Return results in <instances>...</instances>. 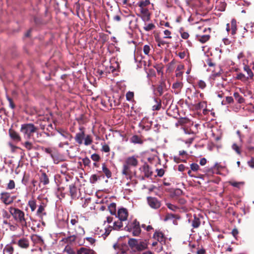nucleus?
I'll return each mask as SVG.
<instances>
[{"label":"nucleus","mask_w":254,"mask_h":254,"mask_svg":"<svg viewBox=\"0 0 254 254\" xmlns=\"http://www.w3.org/2000/svg\"><path fill=\"white\" fill-rule=\"evenodd\" d=\"M196 36L197 40L201 43H205L206 42L208 41L210 38L209 34L200 35L198 34Z\"/></svg>","instance_id":"nucleus-16"},{"label":"nucleus","mask_w":254,"mask_h":254,"mask_svg":"<svg viewBox=\"0 0 254 254\" xmlns=\"http://www.w3.org/2000/svg\"><path fill=\"white\" fill-rule=\"evenodd\" d=\"M23 145L28 150H30L33 148L32 143L29 141L25 142Z\"/></svg>","instance_id":"nucleus-43"},{"label":"nucleus","mask_w":254,"mask_h":254,"mask_svg":"<svg viewBox=\"0 0 254 254\" xmlns=\"http://www.w3.org/2000/svg\"><path fill=\"white\" fill-rule=\"evenodd\" d=\"M14 248L11 245H6L3 250V254H13Z\"/></svg>","instance_id":"nucleus-21"},{"label":"nucleus","mask_w":254,"mask_h":254,"mask_svg":"<svg viewBox=\"0 0 254 254\" xmlns=\"http://www.w3.org/2000/svg\"><path fill=\"white\" fill-rule=\"evenodd\" d=\"M166 205L168 208H169L170 209H171L173 211H175L176 209L177 208L176 206H175L174 205H173L172 204L169 203H167Z\"/></svg>","instance_id":"nucleus-55"},{"label":"nucleus","mask_w":254,"mask_h":254,"mask_svg":"<svg viewBox=\"0 0 254 254\" xmlns=\"http://www.w3.org/2000/svg\"><path fill=\"white\" fill-rule=\"evenodd\" d=\"M247 63L248 61L247 60H243V64L244 65V70L247 73L248 76L247 77V78L252 79L254 74L250 67L247 65Z\"/></svg>","instance_id":"nucleus-13"},{"label":"nucleus","mask_w":254,"mask_h":254,"mask_svg":"<svg viewBox=\"0 0 254 254\" xmlns=\"http://www.w3.org/2000/svg\"><path fill=\"white\" fill-rule=\"evenodd\" d=\"M57 130L59 133L57 136H72L68 131L63 128H59Z\"/></svg>","instance_id":"nucleus-28"},{"label":"nucleus","mask_w":254,"mask_h":254,"mask_svg":"<svg viewBox=\"0 0 254 254\" xmlns=\"http://www.w3.org/2000/svg\"><path fill=\"white\" fill-rule=\"evenodd\" d=\"M223 42H224V43L226 45H230V44L231 43V41H230V40H229V39H227V38H224V39H223Z\"/></svg>","instance_id":"nucleus-64"},{"label":"nucleus","mask_w":254,"mask_h":254,"mask_svg":"<svg viewBox=\"0 0 254 254\" xmlns=\"http://www.w3.org/2000/svg\"><path fill=\"white\" fill-rule=\"evenodd\" d=\"M123 221L119 220L117 221H115L114 223V225L113 226V229L114 230H119L121 228L123 227Z\"/></svg>","instance_id":"nucleus-34"},{"label":"nucleus","mask_w":254,"mask_h":254,"mask_svg":"<svg viewBox=\"0 0 254 254\" xmlns=\"http://www.w3.org/2000/svg\"><path fill=\"white\" fill-rule=\"evenodd\" d=\"M85 137V133L83 128H80V132L77 133L75 136L74 139L76 142L79 144L83 143V139Z\"/></svg>","instance_id":"nucleus-10"},{"label":"nucleus","mask_w":254,"mask_h":254,"mask_svg":"<svg viewBox=\"0 0 254 254\" xmlns=\"http://www.w3.org/2000/svg\"><path fill=\"white\" fill-rule=\"evenodd\" d=\"M128 216V212L126 209L121 208L119 209L118 211V217L120 220L125 221L127 219Z\"/></svg>","instance_id":"nucleus-11"},{"label":"nucleus","mask_w":254,"mask_h":254,"mask_svg":"<svg viewBox=\"0 0 254 254\" xmlns=\"http://www.w3.org/2000/svg\"><path fill=\"white\" fill-rule=\"evenodd\" d=\"M72 138V136H56L55 140L60 148H63L64 146L69 144V142Z\"/></svg>","instance_id":"nucleus-5"},{"label":"nucleus","mask_w":254,"mask_h":254,"mask_svg":"<svg viewBox=\"0 0 254 254\" xmlns=\"http://www.w3.org/2000/svg\"><path fill=\"white\" fill-rule=\"evenodd\" d=\"M1 200L6 205L12 203L13 199L10 197V194L6 192L1 193Z\"/></svg>","instance_id":"nucleus-9"},{"label":"nucleus","mask_w":254,"mask_h":254,"mask_svg":"<svg viewBox=\"0 0 254 254\" xmlns=\"http://www.w3.org/2000/svg\"><path fill=\"white\" fill-rule=\"evenodd\" d=\"M226 102L228 104H230L233 102V98L232 97L227 96L226 97Z\"/></svg>","instance_id":"nucleus-60"},{"label":"nucleus","mask_w":254,"mask_h":254,"mask_svg":"<svg viewBox=\"0 0 254 254\" xmlns=\"http://www.w3.org/2000/svg\"><path fill=\"white\" fill-rule=\"evenodd\" d=\"M185 166L183 164H180L178 166V170L180 172H183L185 170Z\"/></svg>","instance_id":"nucleus-61"},{"label":"nucleus","mask_w":254,"mask_h":254,"mask_svg":"<svg viewBox=\"0 0 254 254\" xmlns=\"http://www.w3.org/2000/svg\"><path fill=\"white\" fill-rule=\"evenodd\" d=\"M84 144L86 146L90 145L92 143V138L91 135H87L84 137Z\"/></svg>","instance_id":"nucleus-36"},{"label":"nucleus","mask_w":254,"mask_h":254,"mask_svg":"<svg viewBox=\"0 0 254 254\" xmlns=\"http://www.w3.org/2000/svg\"><path fill=\"white\" fill-rule=\"evenodd\" d=\"M235 99L239 103H242L244 102V99L237 92L234 94Z\"/></svg>","instance_id":"nucleus-38"},{"label":"nucleus","mask_w":254,"mask_h":254,"mask_svg":"<svg viewBox=\"0 0 254 254\" xmlns=\"http://www.w3.org/2000/svg\"><path fill=\"white\" fill-rule=\"evenodd\" d=\"M70 236L66 238V241L70 243L73 242L76 240V239L82 235H76L74 234H69Z\"/></svg>","instance_id":"nucleus-35"},{"label":"nucleus","mask_w":254,"mask_h":254,"mask_svg":"<svg viewBox=\"0 0 254 254\" xmlns=\"http://www.w3.org/2000/svg\"><path fill=\"white\" fill-rule=\"evenodd\" d=\"M82 162L84 165L89 166L90 164V160L88 158L85 157L82 159Z\"/></svg>","instance_id":"nucleus-50"},{"label":"nucleus","mask_w":254,"mask_h":254,"mask_svg":"<svg viewBox=\"0 0 254 254\" xmlns=\"http://www.w3.org/2000/svg\"><path fill=\"white\" fill-rule=\"evenodd\" d=\"M138 241L136 239L130 238L128 240V244L132 249H136L138 244Z\"/></svg>","instance_id":"nucleus-24"},{"label":"nucleus","mask_w":254,"mask_h":254,"mask_svg":"<svg viewBox=\"0 0 254 254\" xmlns=\"http://www.w3.org/2000/svg\"><path fill=\"white\" fill-rule=\"evenodd\" d=\"M201 29H202L203 33L206 32L207 30L209 32L211 30V29L210 28H208V29H207L206 27H203V26H198L197 27V32L198 33L199 32V30H201Z\"/></svg>","instance_id":"nucleus-49"},{"label":"nucleus","mask_w":254,"mask_h":254,"mask_svg":"<svg viewBox=\"0 0 254 254\" xmlns=\"http://www.w3.org/2000/svg\"><path fill=\"white\" fill-rule=\"evenodd\" d=\"M156 41L158 43V46L160 47L161 45H164L166 44V42L161 40L159 38H156Z\"/></svg>","instance_id":"nucleus-57"},{"label":"nucleus","mask_w":254,"mask_h":254,"mask_svg":"<svg viewBox=\"0 0 254 254\" xmlns=\"http://www.w3.org/2000/svg\"><path fill=\"white\" fill-rule=\"evenodd\" d=\"M150 3L149 0H141L138 2V5L140 8H144Z\"/></svg>","instance_id":"nucleus-37"},{"label":"nucleus","mask_w":254,"mask_h":254,"mask_svg":"<svg viewBox=\"0 0 254 254\" xmlns=\"http://www.w3.org/2000/svg\"><path fill=\"white\" fill-rule=\"evenodd\" d=\"M157 175L159 177H162L163 176V175L164 174V171L163 169H157Z\"/></svg>","instance_id":"nucleus-59"},{"label":"nucleus","mask_w":254,"mask_h":254,"mask_svg":"<svg viewBox=\"0 0 254 254\" xmlns=\"http://www.w3.org/2000/svg\"><path fill=\"white\" fill-rule=\"evenodd\" d=\"M102 150L105 152H109L110 150L109 145L107 144H104L102 146Z\"/></svg>","instance_id":"nucleus-52"},{"label":"nucleus","mask_w":254,"mask_h":254,"mask_svg":"<svg viewBox=\"0 0 254 254\" xmlns=\"http://www.w3.org/2000/svg\"><path fill=\"white\" fill-rule=\"evenodd\" d=\"M131 141L133 143H138L142 144L143 143L142 140L141 138L137 135H133L131 138Z\"/></svg>","instance_id":"nucleus-32"},{"label":"nucleus","mask_w":254,"mask_h":254,"mask_svg":"<svg viewBox=\"0 0 254 254\" xmlns=\"http://www.w3.org/2000/svg\"><path fill=\"white\" fill-rule=\"evenodd\" d=\"M153 238L160 243V248L157 252H160L163 251V245L166 243V239L164 234L161 232L156 231L153 235Z\"/></svg>","instance_id":"nucleus-6"},{"label":"nucleus","mask_w":254,"mask_h":254,"mask_svg":"<svg viewBox=\"0 0 254 254\" xmlns=\"http://www.w3.org/2000/svg\"><path fill=\"white\" fill-rule=\"evenodd\" d=\"M150 49L149 46L146 45L143 47V52L145 55H148Z\"/></svg>","instance_id":"nucleus-53"},{"label":"nucleus","mask_w":254,"mask_h":254,"mask_svg":"<svg viewBox=\"0 0 254 254\" xmlns=\"http://www.w3.org/2000/svg\"><path fill=\"white\" fill-rule=\"evenodd\" d=\"M131 230L134 236H138L141 233V229L139 222L134 220L131 224Z\"/></svg>","instance_id":"nucleus-7"},{"label":"nucleus","mask_w":254,"mask_h":254,"mask_svg":"<svg viewBox=\"0 0 254 254\" xmlns=\"http://www.w3.org/2000/svg\"><path fill=\"white\" fill-rule=\"evenodd\" d=\"M198 85L199 87L201 89L204 88L206 86L205 83L202 80H200L198 81Z\"/></svg>","instance_id":"nucleus-58"},{"label":"nucleus","mask_w":254,"mask_h":254,"mask_svg":"<svg viewBox=\"0 0 254 254\" xmlns=\"http://www.w3.org/2000/svg\"><path fill=\"white\" fill-rule=\"evenodd\" d=\"M40 181L44 185H47L49 183V178L45 173H43L40 178Z\"/></svg>","instance_id":"nucleus-23"},{"label":"nucleus","mask_w":254,"mask_h":254,"mask_svg":"<svg viewBox=\"0 0 254 254\" xmlns=\"http://www.w3.org/2000/svg\"><path fill=\"white\" fill-rule=\"evenodd\" d=\"M102 171L108 178H110L112 176L111 171L106 167L105 164H102Z\"/></svg>","instance_id":"nucleus-27"},{"label":"nucleus","mask_w":254,"mask_h":254,"mask_svg":"<svg viewBox=\"0 0 254 254\" xmlns=\"http://www.w3.org/2000/svg\"><path fill=\"white\" fill-rule=\"evenodd\" d=\"M36 127L32 124H25L21 125L20 131L23 133L25 137L30 139L31 135L37 130Z\"/></svg>","instance_id":"nucleus-4"},{"label":"nucleus","mask_w":254,"mask_h":254,"mask_svg":"<svg viewBox=\"0 0 254 254\" xmlns=\"http://www.w3.org/2000/svg\"><path fill=\"white\" fill-rule=\"evenodd\" d=\"M231 34L234 35L236 33L237 31V22L235 19H232L231 22Z\"/></svg>","instance_id":"nucleus-25"},{"label":"nucleus","mask_w":254,"mask_h":254,"mask_svg":"<svg viewBox=\"0 0 254 254\" xmlns=\"http://www.w3.org/2000/svg\"><path fill=\"white\" fill-rule=\"evenodd\" d=\"M134 97V93L133 92L128 91L126 94V98L127 101H131Z\"/></svg>","instance_id":"nucleus-42"},{"label":"nucleus","mask_w":254,"mask_h":254,"mask_svg":"<svg viewBox=\"0 0 254 254\" xmlns=\"http://www.w3.org/2000/svg\"><path fill=\"white\" fill-rule=\"evenodd\" d=\"M70 193L72 196H74L76 193V189L73 186H69Z\"/></svg>","instance_id":"nucleus-47"},{"label":"nucleus","mask_w":254,"mask_h":254,"mask_svg":"<svg viewBox=\"0 0 254 254\" xmlns=\"http://www.w3.org/2000/svg\"><path fill=\"white\" fill-rule=\"evenodd\" d=\"M249 166L253 168H254V158L252 157L250 161L248 162Z\"/></svg>","instance_id":"nucleus-56"},{"label":"nucleus","mask_w":254,"mask_h":254,"mask_svg":"<svg viewBox=\"0 0 254 254\" xmlns=\"http://www.w3.org/2000/svg\"><path fill=\"white\" fill-rule=\"evenodd\" d=\"M200 224V221L199 219L196 217L195 216L194 217V219L192 221V226L194 228H198Z\"/></svg>","instance_id":"nucleus-30"},{"label":"nucleus","mask_w":254,"mask_h":254,"mask_svg":"<svg viewBox=\"0 0 254 254\" xmlns=\"http://www.w3.org/2000/svg\"><path fill=\"white\" fill-rule=\"evenodd\" d=\"M28 206L31 208V211L34 212L37 207L36 200L34 199H31L29 200L28 203Z\"/></svg>","instance_id":"nucleus-26"},{"label":"nucleus","mask_w":254,"mask_h":254,"mask_svg":"<svg viewBox=\"0 0 254 254\" xmlns=\"http://www.w3.org/2000/svg\"><path fill=\"white\" fill-rule=\"evenodd\" d=\"M143 172H144V176L146 177H149L152 174V172L151 170L150 167L147 164H144L142 166Z\"/></svg>","instance_id":"nucleus-18"},{"label":"nucleus","mask_w":254,"mask_h":254,"mask_svg":"<svg viewBox=\"0 0 254 254\" xmlns=\"http://www.w3.org/2000/svg\"><path fill=\"white\" fill-rule=\"evenodd\" d=\"M147 248V243L146 240L138 242L136 250L140 251L146 249Z\"/></svg>","instance_id":"nucleus-19"},{"label":"nucleus","mask_w":254,"mask_h":254,"mask_svg":"<svg viewBox=\"0 0 254 254\" xmlns=\"http://www.w3.org/2000/svg\"><path fill=\"white\" fill-rule=\"evenodd\" d=\"M141 12L142 14H143V16H142V19L144 21H147L150 18V15L149 14L148 11L146 8H141Z\"/></svg>","instance_id":"nucleus-22"},{"label":"nucleus","mask_w":254,"mask_h":254,"mask_svg":"<svg viewBox=\"0 0 254 254\" xmlns=\"http://www.w3.org/2000/svg\"><path fill=\"white\" fill-rule=\"evenodd\" d=\"M17 244L22 249H27L29 247V241L26 238H22L18 241Z\"/></svg>","instance_id":"nucleus-14"},{"label":"nucleus","mask_w":254,"mask_h":254,"mask_svg":"<svg viewBox=\"0 0 254 254\" xmlns=\"http://www.w3.org/2000/svg\"><path fill=\"white\" fill-rule=\"evenodd\" d=\"M190 168L192 171H196L199 169V166L198 164L196 163H192L190 165Z\"/></svg>","instance_id":"nucleus-45"},{"label":"nucleus","mask_w":254,"mask_h":254,"mask_svg":"<svg viewBox=\"0 0 254 254\" xmlns=\"http://www.w3.org/2000/svg\"><path fill=\"white\" fill-rule=\"evenodd\" d=\"M199 163L202 166L205 165L206 163V159L205 158H201L200 160Z\"/></svg>","instance_id":"nucleus-62"},{"label":"nucleus","mask_w":254,"mask_h":254,"mask_svg":"<svg viewBox=\"0 0 254 254\" xmlns=\"http://www.w3.org/2000/svg\"><path fill=\"white\" fill-rule=\"evenodd\" d=\"M180 33L181 34V37L184 39H187L189 37V34L185 32L183 28L180 30Z\"/></svg>","instance_id":"nucleus-39"},{"label":"nucleus","mask_w":254,"mask_h":254,"mask_svg":"<svg viewBox=\"0 0 254 254\" xmlns=\"http://www.w3.org/2000/svg\"><path fill=\"white\" fill-rule=\"evenodd\" d=\"M9 146L11 148V151L12 152H15L16 149H17V148H18V147L16 146H14L13 145H12V144L10 143L9 144Z\"/></svg>","instance_id":"nucleus-63"},{"label":"nucleus","mask_w":254,"mask_h":254,"mask_svg":"<svg viewBox=\"0 0 254 254\" xmlns=\"http://www.w3.org/2000/svg\"><path fill=\"white\" fill-rule=\"evenodd\" d=\"M108 209L112 215L116 214V204L115 203H112L108 206Z\"/></svg>","instance_id":"nucleus-29"},{"label":"nucleus","mask_w":254,"mask_h":254,"mask_svg":"<svg viewBox=\"0 0 254 254\" xmlns=\"http://www.w3.org/2000/svg\"><path fill=\"white\" fill-rule=\"evenodd\" d=\"M91 158L94 161H98L100 159L99 155L96 153L92 154Z\"/></svg>","instance_id":"nucleus-48"},{"label":"nucleus","mask_w":254,"mask_h":254,"mask_svg":"<svg viewBox=\"0 0 254 254\" xmlns=\"http://www.w3.org/2000/svg\"><path fill=\"white\" fill-rule=\"evenodd\" d=\"M183 87V83L182 82L179 81L175 82L172 85V88L174 90V92L176 94H178L181 92Z\"/></svg>","instance_id":"nucleus-15"},{"label":"nucleus","mask_w":254,"mask_h":254,"mask_svg":"<svg viewBox=\"0 0 254 254\" xmlns=\"http://www.w3.org/2000/svg\"><path fill=\"white\" fill-rule=\"evenodd\" d=\"M147 201L149 206L154 209H157L161 206L160 202L155 197H148Z\"/></svg>","instance_id":"nucleus-8"},{"label":"nucleus","mask_w":254,"mask_h":254,"mask_svg":"<svg viewBox=\"0 0 254 254\" xmlns=\"http://www.w3.org/2000/svg\"><path fill=\"white\" fill-rule=\"evenodd\" d=\"M155 28V26L153 23L145 24L143 26V29L146 31H149Z\"/></svg>","instance_id":"nucleus-33"},{"label":"nucleus","mask_w":254,"mask_h":254,"mask_svg":"<svg viewBox=\"0 0 254 254\" xmlns=\"http://www.w3.org/2000/svg\"><path fill=\"white\" fill-rule=\"evenodd\" d=\"M45 205L44 203H42L38 206L36 214L41 218H42L43 215H46V213L45 211Z\"/></svg>","instance_id":"nucleus-17"},{"label":"nucleus","mask_w":254,"mask_h":254,"mask_svg":"<svg viewBox=\"0 0 254 254\" xmlns=\"http://www.w3.org/2000/svg\"><path fill=\"white\" fill-rule=\"evenodd\" d=\"M164 34L165 35V36L164 37L165 38L171 39L172 38V37L170 36L171 33V32L169 30H165L164 31Z\"/></svg>","instance_id":"nucleus-54"},{"label":"nucleus","mask_w":254,"mask_h":254,"mask_svg":"<svg viewBox=\"0 0 254 254\" xmlns=\"http://www.w3.org/2000/svg\"><path fill=\"white\" fill-rule=\"evenodd\" d=\"M232 149L236 151V152L238 154H241V150L240 147L237 145L236 143H234L232 146Z\"/></svg>","instance_id":"nucleus-40"},{"label":"nucleus","mask_w":254,"mask_h":254,"mask_svg":"<svg viewBox=\"0 0 254 254\" xmlns=\"http://www.w3.org/2000/svg\"><path fill=\"white\" fill-rule=\"evenodd\" d=\"M8 209L13 219L20 224L23 230L28 227L26 219L25 218V214L23 211L13 207H10Z\"/></svg>","instance_id":"nucleus-1"},{"label":"nucleus","mask_w":254,"mask_h":254,"mask_svg":"<svg viewBox=\"0 0 254 254\" xmlns=\"http://www.w3.org/2000/svg\"><path fill=\"white\" fill-rule=\"evenodd\" d=\"M64 252L68 254H75L74 251L71 248L68 247H65Z\"/></svg>","instance_id":"nucleus-46"},{"label":"nucleus","mask_w":254,"mask_h":254,"mask_svg":"<svg viewBox=\"0 0 254 254\" xmlns=\"http://www.w3.org/2000/svg\"><path fill=\"white\" fill-rule=\"evenodd\" d=\"M80 251L81 254H94L95 252L93 250L88 249L85 248H81Z\"/></svg>","instance_id":"nucleus-31"},{"label":"nucleus","mask_w":254,"mask_h":254,"mask_svg":"<svg viewBox=\"0 0 254 254\" xmlns=\"http://www.w3.org/2000/svg\"><path fill=\"white\" fill-rule=\"evenodd\" d=\"M79 219L77 216H72L70 220V224H67L68 233L76 235H83L85 233L84 229L78 225Z\"/></svg>","instance_id":"nucleus-2"},{"label":"nucleus","mask_w":254,"mask_h":254,"mask_svg":"<svg viewBox=\"0 0 254 254\" xmlns=\"http://www.w3.org/2000/svg\"><path fill=\"white\" fill-rule=\"evenodd\" d=\"M8 133L10 138L14 141H20L21 140V137L16 131L12 128H9Z\"/></svg>","instance_id":"nucleus-12"},{"label":"nucleus","mask_w":254,"mask_h":254,"mask_svg":"<svg viewBox=\"0 0 254 254\" xmlns=\"http://www.w3.org/2000/svg\"><path fill=\"white\" fill-rule=\"evenodd\" d=\"M243 182H232L231 183V185L234 187H236V188H240V187L242 185H243Z\"/></svg>","instance_id":"nucleus-51"},{"label":"nucleus","mask_w":254,"mask_h":254,"mask_svg":"<svg viewBox=\"0 0 254 254\" xmlns=\"http://www.w3.org/2000/svg\"><path fill=\"white\" fill-rule=\"evenodd\" d=\"M138 163V160L135 156L127 158L123 166L122 174L127 178H130L131 174L130 167H136Z\"/></svg>","instance_id":"nucleus-3"},{"label":"nucleus","mask_w":254,"mask_h":254,"mask_svg":"<svg viewBox=\"0 0 254 254\" xmlns=\"http://www.w3.org/2000/svg\"><path fill=\"white\" fill-rule=\"evenodd\" d=\"M154 105L152 106V110L153 111H158L161 107V100L158 98H154Z\"/></svg>","instance_id":"nucleus-20"},{"label":"nucleus","mask_w":254,"mask_h":254,"mask_svg":"<svg viewBox=\"0 0 254 254\" xmlns=\"http://www.w3.org/2000/svg\"><path fill=\"white\" fill-rule=\"evenodd\" d=\"M15 183L13 180H10L7 184V189L12 190L15 188Z\"/></svg>","instance_id":"nucleus-44"},{"label":"nucleus","mask_w":254,"mask_h":254,"mask_svg":"<svg viewBox=\"0 0 254 254\" xmlns=\"http://www.w3.org/2000/svg\"><path fill=\"white\" fill-rule=\"evenodd\" d=\"M236 78L242 81H246L248 79L247 78V77L242 73H239L237 74Z\"/></svg>","instance_id":"nucleus-41"}]
</instances>
